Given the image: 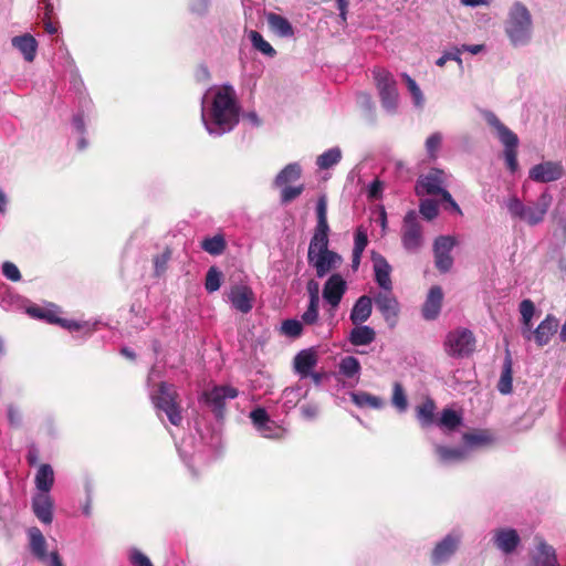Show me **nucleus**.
Returning <instances> with one entry per match:
<instances>
[{"label":"nucleus","instance_id":"e2e57ef3","mask_svg":"<svg viewBox=\"0 0 566 566\" xmlns=\"http://www.w3.org/2000/svg\"><path fill=\"white\" fill-rule=\"evenodd\" d=\"M42 22H43L44 30L49 34H55L57 32V27L51 21V18L43 19Z\"/></svg>","mask_w":566,"mask_h":566},{"label":"nucleus","instance_id":"4468645a","mask_svg":"<svg viewBox=\"0 0 566 566\" xmlns=\"http://www.w3.org/2000/svg\"><path fill=\"white\" fill-rule=\"evenodd\" d=\"M492 542L494 547L505 555L515 552L521 544V537L516 530L511 527H500L493 531Z\"/></svg>","mask_w":566,"mask_h":566},{"label":"nucleus","instance_id":"8fccbe9b","mask_svg":"<svg viewBox=\"0 0 566 566\" xmlns=\"http://www.w3.org/2000/svg\"><path fill=\"white\" fill-rule=\"evenodd\" d=\"M170 256L171 251L169 248H166L161 254L154 258L155 274L157 276L161 275L166 271Z\"/></svg>","mask_w":566,"mask_h":566},{"label":"nucleus","instance_id":"5fc2aeb1","mask_svg":"<svg viewBox=\"0 0 566 566\" xmlns=\"http://www.w3.org/2000/svg\"><path fill=\"white\" fill-rule=\"evenodd\" d=\"M2 274L12 282H18L21 280L20 270L14 263L10 261H6L2 264Z\"/></svg>","mask_w":566,"mask_h":566},{"label":"nucleus","instance_id":"cd10ccee","mask_svg":"<svg viewBox=\"0 0 566 566\" xmlns=\"http://www.w3.org/2000/svg\"><path fill=\"white\" fill-rule=\"evenodd\" d=\"M250 418L256 429L262 433L263 437L270 439H281V433H270L268 432V428L270 424H273V421L270 419L266 410L264 408H256L251 411Z\"/></svg>","mask_w":566,"mask_h":566},{"label":"nucleus","instance_id":"6ab92c4d","mask_svg":"<svg viewBox=\"0 0 566 566\" xmlns=\"http://www.w3.org/2000/svg\"><path fill=\"white\" fill-rule=\"evenodd\" d=\"M229 301L237 311L247 314L253 307L254 293L250 286L237 284L230 290Z\"/></svg>","mask_w":566,"mask_h":566},{"label":"nucleus","instance_id":"864d4df0","mask_svg":"<svg viewBox=\"0 0 566 566\" xmlns=\"http://www.w3.org/2000/svg\"><path fill=\"white\" fill-rule=\"evenodd\" d=\"M318 304L316 302H308L306 311L302 315V323L313 325L318 319Z\"/></svg>","mask_w":566,"mask_h":566},{"label":"nucleus","instance_id":"ddd939ff","mask_svg":"<svg viewBox=\"0 0 566 566\" xmlns=\"http://www.w3.org/2000/svg\"><path fill=\"white\" fill-rule=\"evenodd\" d=\"M377 310L381 313L390 327L397 324L399 314V303L392 293V290H382L375 296Z\"/></svg>","mask_w":566,"mask_h":566},{"label":"nucleus","instance_id":"7ed1b4c3","mask_svg":"<svg viewBox=\"0 0 566 566\" xmlns=\"http://www.w3.org/2000/svg\"><path fill=\"white\" fill-rule=\"evenodd\" d=\"M552 201L553 197L547 191L528 205H524L516 196H512L506 201V208L512 218L533 227L544 221Z\"/></svg>","mask_w":566,"mask_h":566},{"label":"nucleus","instance_id":"f704fd0d","mask_svg":"<svg viewBox=\"0 0 566 566\" xmlns=\"http://www.w3.org/2000/svg\"><path fill=\"white\" fill-rule=\"evenodd\" d=\"M518 311L521 314V324H522L521 333H522V335H526V334L528 335L530 328L533 327L532 319H533V316L536 311L535 304L530 298L523 300L520 303Z\"/></svg>","mask_w":566,"mask_h":566},{"label":"nucleus","instance_id":"1a4fd4ad","mask_svg":"<svg viewBox=\"0 0 566 566\" xmlns=\"http://www.w3.org/2000/svg\"><path fill=\"white\" fill-rule=\"evenodd\" d=\"M401 244L410 253L418 252L423 245L422 227L415 210L406 213L401 227Z\"/></svg>","mask_w":566,"mask_h":566},{"label":"nucleus","instance_id":"c85d7f7f","mask_svg":"<svg viewBox=\"0 0 566 566\" xmlns=\"http://www.w3.org/2000/svg\"><path fill=\"white\" fill-rule=\"evenodd\" d=\"M12 45L19 50L25 61L32 62L36 54L38 43L31 34H23L12 39Z\"/></svg>","mask_w":566,"mask_h":566},{"label":"nucleus","instance_id":"423d86ee","mask_svg":"<svg viewBox=\"0 0 566 566\" xmlns=\"http://www.w3.org/2000/svg\"><path fill=\"white\" fill-rule=\"evenodd\" d=\"M154 406L166 413L169 422L176 427L182 422L179 395L174 385L161 381L157 390L151 395Z\"/></svg>","mask_w":566,"mask_h":566},{"label":"nucleus","instance_id":"dca6fc26","mask_svg":"<svg viewBox=\"0 0 566 566\" xmlns=\"http://www.w3.org/2000/svg\"><path fill=\"white\" fill-rule=\"evenodd\" d=\"M460 544V537L454 534H448L443 539L436 544L431 552V563L439 566L447 563L457 552Z\"/></svg>","mask_w":566,"mask_h":566},{"label":"nucleus","instance_id":"9d476101","mask_svg":"<svg viewBox=\"0 0 566 566\" xmlns=\"http://www.w3.org/2000/svg\"><path fill=\"white\" fill-rule=\"evenodd\" d=\"M457 245V239L452 235H439L433 241L434 266L440 273H448L453 266L451 251Z\"/></svg>","mask_w":566,"mask_h":566},{"label":"nucleus","instance_id":"4c0bfd02","mask_svg":"<svg viewBox=\"0 0 566 566\" xmlns=\"http://www.w3.org/2000/svg\"><path fill=\"white\" fill-rule=\"evenodd\" d=\"M352 401L360 408L368 407L373 409H380L384 407L381 398L365 391L352 394Z\"/></svg>","mask_w":566,"mask_h":566},{"label":"nucleus","instance_id":"58836bf2","mask_svg":"<svg viewBox=\"0 0 566 566\" xmlns=\"http://www.w3.org/2000/svg\"><path fill=\"white\" fill-rule=\"evenodd\" d=\"M436 423L442 428L453 431L462 423V417L453 409L446 408L442 410L441 416Z\"/></svg>","mask_w":566,"mask_h":566},{"label":"nucleus","instance_id":"5701e85b","mask_svg":"<svg viewBox=\"0 0 566 566\" xmlns=\"http://www.w3.org/2000/svg\"><path fill=\"white\" fill-rule=\"evenodd\" d=\"M536 553L533 556L535 566H559L555 548L547 544L543 538L536 537Z\"/></svg>","mask_w":566,"mask_h":566},{"label":"nucleus","instance_id":"4d7b16f0","mask_svg":"<svg viewBox=\"0 0 566 566\" xmlns=\"http://www.w3.org/2000/svg\"><path fill=\"white\" fill-rule=\"evenodd\" d=\"M367 244H368L367 233L361 229H357V231L355 233V242H354L353 251L363 253L365 248L367 247Z\"/></svg>","mask_w":566,"mask_h":566},{"label":"nucleus","instance_id":"0eeeda50","mask_svg":"<svg viewBox=\"0 0 566 566\" xmlns=\"http://www.w3.org/2000/svg\"><path fill=\"white\" fill-rule=\"evenodd\" d=\"M476 346L474 334L464 327L455 328L446 336L443 348L452 358H464L473 354Z\"/></svg>","mask_w":566,"mask_h":566},{"label":"nucleus","instance_id":"69168bd1","mask_svg":"<svg viewBox=\"0 0 566 566\" xmlns=\"http://www.w3.org/2000/svg\"><path fill=\"white\" fill-rule=\"evenodd\" d=\"M460 49L462 50V52L467 51L472 54H478L483 50V45L482 44H474V45L463 44Z\"/></svg>","mask_w":566,"mask_h":566},{"label":"nucleus","instance_id":"09e8293b","mask_svg":"<svg viewBox=\"0 0 566 566\" xmlns=\"http://www.w3.org/2000/svg\"><path fill=\"white\" fill-rule=\"evenodd\" d=\"M28 313L32 316V317H36V318H41V319H45L48 321L49 323H56V322H61V318H59L54 312L50 311V310H45V308H42V307H38V306H34V307H30L28 310Z\"/></svg>","mask_w":566,"mask_h":566},{"label":"nucleus","instance_id":"0e129e2a","mask_svg":"<svg viewBox=\"0 0 566 566\" xmlns=\"http://www.w3.org/2000/svg\"><path fill=\"white\" fill-rule=\"evenodd\" d=\"M337 7L339 10V15L343 21H346L348 0H337Z\"/></svg>","mask_w":566,"mask_h":566},{"label":"nucleus","instance_id":"bf43d9fd","mask_svg":"<svg viewBox=\"0 0 566 566\" xmlns=\"http://www.w3.org/2000/svg\"><path fill=\"white\" fill-rule=\"evenodd\" d=\"M130 563L134 566H154L150 559L138 549L130 553Z\"/></svg>","mask_w":566,"mask_h":566},{"label":"nucleus","instance_id":"3c124183","mask_svg":"<svg viewBox=\"0 0 566 566\" xmlns=\"http://www.w3.org/2000/svg\"><path fill=\"white\" fill-rule=\"evenodd\" d=\"M442 142V136L440 133L431 134L426 140V148L429 157L434 159L437 157V151L439 150Z\"/></svg>","mask_w":566,"mask_h":566},{"label":"nucleus","instance_id":"2eb2a0df","mask_svg":"<svg viewBox=\"0 0 566 566\" xmlns=\"http://www.w3.org/2000/svg\"><path fill=\"white\" fill-rule=\"evenodd\" d=\"M564 167L559 161H544L535 165L530 170V178L536 182H552L560 179Z\"/></svg>","mask_w":566,"mask_h":566},{"label":"nucleus","instance_id":"393cba45","mask_svg":"<svg viewBox=\"0 0 566 566\" xmlns=\"http://www.w3.org/2000/svg\"><path fill=\"white\" fill-rule=\"evenodd\" d=\"M437 405L434 400L427 397L420 405L416 407V418L422 428H428L436 423Z\"/></svg>","mask_w":566,"mask_h":566},{"label":"nucleus","instance_id":"a19ab883","mask_svg":"<svg viewBox=\"0 0 566 566\" xmlns=\"http://www.w3.org/2000/svg\"><path fill=\"white\" fill-rule=\"evenodd\" d=\"M342 158V153L338 148H332L317 157L316 164L321 169H328L338 164Z\"/></svg>","mask_w":566,"mask_h":566},{"label":"nucleus","instance_id":"4be33fe9","mask_svg":"<svg viewBox=\"0 0 566 566\" xmlns=\"http://www.w3.org/2000/svg\"><path fill=\"white\" fill-rule=\"evenodd\" d=\"M34 515L44 524H51L53 520V501L49 493H39L32 500Z\"/></svg>","mask_w":566,"mask_h":566},{"label":"nucleus","instance_id":"680f3d73","mask_svg":"<svg viewBox=\"0 0 566 566\" xmlns=\"http://www.w3.org/2000/svg\"><path fill=\"white\" fill-rule=\"evenodd\" d=\"M381 191H382V184H381V181L376 179L369 186L368 196L371 199H378L381 195Z\"/></svg>","mask_w":566,"mask_h":566},{"label":"nucleus","instance_id":"aec40b11","mask_svg":"<svg viewBox=\"0 0 566 566\" xmlns=\"http://www.w3.org/2000/svg\"><path fill=\"white\" fill-rule=\"evenodd\" d=\"M371 261L375 272V280L382 290H392V282L390 279L391 266L386 258L380 253L373 251Z\"/></svg>","mask_w":566,"mask_h":566},{"label":"nucleus","instance_id":"052dcab7","mask_svg":"<svg viewBox=\"0 0 566 566\" xmlns=\"http://www.w3.org/2000/svg\"><path fill=\"white\" fill-rule=\"evenodd\" d=\"M307 292L310 295V302L319 303V285L316 281H314V280L308 281Z\"/></svg>","mask_w":566,"mask_h":566},{"label":"nucleus","instance_id":"473e14b6","mask_svg":"<svg viewBox=\"0 0 566 566\" xmlns=\"http://www.w3.org/2000/svg\"><path fill=\"white\" fill-rule=\"evenodd\" d=\"M376 338L375 331L367 326L360 325L352 329L349 342L355 346H365L371 344Z\"/></svg>","mask_w":566,"mask_h":566},{"label":"nucleus","instance_id":"603ef678","mask_svg":"<svg viewBox=\"0 0 566 566\" xmlns=\"http://www.w3.org/2000/svg\"><path fill=\"white\" fill-rule=\"evenodd\" d=\"M281 201L282 203H289L296 199L304 190V186L300 185L296 187H291L289 185L281 187Z\"/></svg>","mask_w":566,"mask_h":566},{"label":"nucleus","instance_id":"f3484780","mask_svg":"<svg viewBox=\"0 0 566 566\" xmlns=\"http://www.w3.org/2000/svg\"><path fill=\"white\" fill-rule=\"evenodd\" d=\"M347 283L338 273L332 274L324 284L323 298L332 306L337 307L346 293Z\"/></svg>","mask_w":566,"mask_h":566},{"label":"nucleus","instance_id":"7c9ffc66","mask_svg":"<svg viewBox=\"0 0 566 566\" xmlns=\"http://www.w3.org/2000/svg\"><path fill=\"white\" fill-rule=\"evenodd\" d=\"M434 451L439 457V460L443 463L460 462L468 458V451L465 448L436 446Z\"/></svg>","mask_w":566,"mask_h":566},{"label":"nucleus","instance_id":"72a5a7b5","mask_svg":"<svg viewBox=\"0 0 566 566\" xmlns=\"http://www.w3.org/2000/svg\"><path fill=\"white\" fill-rule=\"evenodd\" d=\"M302 169L296 163L286 165L275 177L274 185L276 187H284L301 178Z\"/></svg>","mask_w":566,"mask_h":566},{"label":"nucleus","instance_id":"f03ea898","mask_svg":"<svg viewBox=\"0 0 566 566\" xmlns=\"http://www.w3.org/2000/svg\"><path fill=\"white\" fill-rule=\"evenodd\" d=\"M240 107L232 86L223 85L213 97L211 119L221 133L231 130L239 123Z\"/></svg>","mask_w":566,"mask_h":566},{"label":"nucleus","instance_id":"774afa93","mask_svg":"<svg viewBox=\"0 0 566 566\" xmlns=\"http://www.w3.org/2000/svg\"><path fill=\"white\" fill-rule=\"evenodd\" d=\"M361 254L359 252L353 251L352 255V268L354 271H356L360 264Z\"/></svg>","mask_w":566,"mask_h":566},{"label":"nucleus","instance_id":"9b49d317","mask_svg":"<svg viewBox=\"0 0 566 566\" xmlns=\"http://www.w3.org/2000/svg\"><path fill=\"white\" fill-rule=\"evenodd\" d=\"M238 389L232 386H216L205 391L206 403L211 408L218 419H222L226 411V401L238 397Z\"/></svg>","mask_w":566,"mask_h":566},{"label":"nucleus","instance_id":"13d9d810","mask_svg":"<svg viewBox=\"0 0 566 566\" xmlns=\"http://www.w3.org/2000/svg\"><path fill=\"white\" fill-rule=\"evenodd\" d=\"M403 78L406 80L407 87L412 94L416 104H420L422 101V93L419 86L417 85L416 81L411 78L408 74H403Z\"/></svg>","mask_w":566,"mask_h":566},{"label":"nucleus","instance_id":"c756f323","mask_svg":"<svg viewBox=\"0 0 566 566\" xmlns=\"http://www.w3.org/2000/svg\"><path fill=\"white\" fill-rule=\"evenodd\" d=\"M270 29L281 38H291L294 35V29L290 21L274 12L266 14Z\"/></svg>","mask_w":566,"mask_h":566},{"label":"nucleus","instance_id":"79ce46f5","mask_svg":"<svg viewBox=\"0 0 566 566\" xmlns=\"http://www.w3.org/2000/svg\"><path fill=\"white\" fill-rule=\"evenodd\" d=\"M250 40L253 44V46L259 50L260 52H262L263 54L268 55V56H274L275 55V50L273 49V46L264 40V38L262 36L261 33H259L258 31H251L250 32Z\"/></svg>","mask_w":566,"mask_h":566},{"label":"nucleus","instance_id":"c9c22d12","mask_svg":"<svg viewBox=\"0 0 566 566\" xmlns=\"http://www.w3.org/2000/svg\"><path fill=\"white\" fill-rule=\"evenodd\" d=\"M512 382H513L512 358H511L510 353L507 352L504 363H503L502 374H501V377H500V380L497 384L499 391L503 395L511 394L512 389H513Z\"/></svg>","mask_w":566,"mask_h":566},{"label":"nucleus","instance_id":"c03bdc74","mask_svg":"<svg viewBox=\"0 0 566 566\" xmlns=\"http://www.w3.org/2000/svg\"><path fill=\"white\" fill-rule=\"evenodd\" d=\"M359 370L360 364L354 356H347L343 358L339 364V371L348 378L354 377L356 374H358Z\"/></svg>","mask_w":566,"mask_h":566},{"label":"nucleus","instance_id":"20e7f679","mask_svg":"<svg viewBox=\"0 0 566 566\" xmlns=\"http://www.w3.org/2000/svg\"><path fill=\"white\" fill-rule=\"evenodd\" d=\"M505 32L514 45L526 44L531 40L532 15L524 4H513L505 23Z\"/></svg>","mask_w":566,"mask_h":566},{"label":"nucleus","instance_id":"ea45409f","mask_svg":"<svg viewBox=\"0 0 566 566\" xmlns=\"http://www.w3.org/2000/svg\"><path fill=\"white\" fill-rule=\"evenodd\" d=\"M468 447H482L492 442V437L486 431L467 432L462 437Z\"/></svg>","mask_w":566,"mask_h":566},{"label":"nucleus","instance_id":"a211bd4d","mask_svg":"<svg viewBox=\"0 0 566 566\" xmlns=\"http://www.w3.org/2000/svg\"><path fill=\"white\" fill-rule=\"evenodd\" d=\"M443 176V170L438 168H432L427 175L420 176L416 185L417 196L438 195L444 182Z\"/></svg>","mask_w":566,"mask_h":566},{"label":"nucleus","instance_id":"a878e982","mask_svg":"<svg viewBox=\"0 0 566 566\" xmlns=\"http://www.w3.org/2000/svg\"><path fill=\"white\" fill-rule=\"evenodd\" d=\"M29 547L32 555L40 562H44L48 557L46 539L38 527H31L28 532Z\"/></svg>","mask_w":566,"mask_h":566},{"label":"nucleus","instance_id":"b1692460","mask_svg":"<svg viewBox=\"0 0 566 566\" xmlns=\"http://www.w3.org/2000/svg\"><path fill=\"white\" fill-rule=\"evenodd\" d=\"M317 364V355L312 349H303L294 357L295 371L302 377H308Z\"/></svg>","mask_w":566,"mask_h":566},{"label":"nucleus","instance_id":"de8ad7c7","mask_svg":"<svg viewBox=\"0 0 566 566\" xmlns=\"http://www.w3.org/2000/svg\"><path fill=\"white\" fill-rule=\"evenodd\" d=\"M419 211L424 219L431 221L438 216V203L432 199H424L419 205Z\"/></svg>","mask_w":566,"mask_h":566},{"label":"nucleus","instance_id":"49530a36","mask_svg":"<svg viewBox=\"0 0 566 566\" xmlns=\"http://www.w3.org/2000/svg\"><path fill=\"white\" fill-rule=\"evenodd\" d=\"M281 331L284 335L297 338L302 335L303 323L297 319H285L282 323Z\"/></svg>","mask_w":566,"mask_h":566},{"label":"nucleus","instance_id":"f8f14e48","mask_svg":"<svg viewBox=\"0 0 566 566\" xmlns=\"http://www.w3.org/2000/svg\"><path fill=\"white\" fill-rule=\"evenodd\" d=\"M559 321L553 314H547L546 317L533 331L530 328V334L522 335L525 340L534 339L538 347L547 345L552 337L557 333Z\"/></svg>","mask_w":566,"mask_h":566},{"label":"nucleus","instance_id":"37998d69","mask_svg":"<svg viewBox=\"0 0 566 566\" xmlns=\"http://www.w3.org/2000/svg\"><path fill=\"white\" fill-rule=\"evenodd\" d=\"M222 273L216 266H211L206 274L205 287L209 293H213L220 289Z\"/></svg>","mask_w":566,"mask_h":566},{"label":"nucleus","instance_id":"bb28decb","mask_svg":"<svg viewBox=\"0 0 566 566\" xmlns=\"http://www.w3.org/2000/svg\"><path fill=\"white\" fill-rule=\"evenodd\" d=\"M373 312V301L367 295H361L355 302L352 312H350V321L353 324L358 325L366 322Z\"/></svg>","mask_w":566,"mask_h":566},{"label":"nucleus","instance_id":"6e6d98bb","mask_svg":"<svg viewBox=\"0 0 566 566\" xmlns=\"http://www.w3.org/2000/svg\"><path fill=\"white\" fill-rule=\"evenodd\" d=\"M462 53V50L460 48H453L452 51L444 52L442 56H440L436 64L440 67L444 66L447 62H450V60L457 61L459 64L462 63V60L460 57V54Z\"/></svg>","mask_w":566,"mask_h":566},{"label":"nucleus","instance_id":"412c9836","mask_svg":"<svg viewBox=\"0 0 566 566\" xmlns=\"http://www.w3.org/2000/svg\"><path fill=\"white\" fill-rule=\"evenodd\" d=\"M443 301V292L439 285H434L429 290L426 302L422 306V316L427 321L436 319L441 311Z\"/></svg>","mask_w":566,"mask_h":566},{"label":"nucleus","instance_id":"f257e3e1","mask_svg":"<svg viewBox=\"0 0 566 566\" xmlns=\"http://www.w3.org/2000/svg\"><path fill=\"white\" fill-rule=\"evenodd\" d=\"M317 222L310 241L307 261L315 269L317 277H324L342 263V256L328 249L329 226L327 222V199L321 196L316 205Z\"/></svg>","mask_w":566,"mask_h":566},{"label":"nucleus","instance_id":"6e6552de","mask_svg":"<svg viewBox=\"0 0 566 566\" xmlns=\"http://www.w3.org/2000/svg\"><path fill=\"white\" fill-rule=\"evenodd\" d=\"M373 77L380 98L381 106L389 113L398 107L399 93L394 75L386 69L375 67Z\"/></svg>","mask_w":566,"mask_h":566},{"label":"nucleus","instance_id":"338daca9","mask_svg":"<svg viewBox=\"0 0 566 566\" xmlns=\"http://www.w3.org/2000/svg\"><path fill=\"white\" fill-rule=\"evenodd\" d=\"M51 563L49 566H64L57 552L50 554Z\"/></svg>","mask_w":566,"mask_h":566},{"label":"nucleus","instance_id":"a18cd8bd","mask_svg":"<svg viewBox=\"0 0 566 566\" xmlns=\"http://www.w3.org/2000/svg\"><path fill=\"white\" fill-rule=\"evenodd\" d=\"M392 405L400 411H406L408 407L407 396L400 382H395L392 387Z\"/></svg>","mask_w":566,"mask_h":566},{"label":"nucleus","instance_id":"e433bc0d","mask_svg":"<svg viewBox=\"0 0 566 566\" xmlns=\"http://www.w3.org/2000/svg\"><path fill=\"white\" fill-rule=\"evenodd\" d=\"M200 245L207 253L211 255H220L224 252L227 242L222 234H216L212 238H205Z\"/></svg>","mask_w":566,"mask_h":566},{"label":"nucleus","instance_id":"39448f33","mask_svg":"<svg viewBox=\"0 0 566 566\" xmlns=\"http://www.w3.org/2000/svg\"><path fill=\"white\" fill-rule=\"evenodd\" d=\"M483 117L486 123L495 130L500 142L504 145V158L506 166L511 172H515L518 168L517 163V146L518 137L507 126H505L499 117L490 111L483 112Z\"/></svg>","mask_w":566,"mask_h":566},{"label":"nucleus","instance_id":"2f4dec72","mask_svg":"<svg viewBox=\"0 0 566 566\" xmlns=\"http://www.w3.org/2000/svg\"><path fill=\"white\" fill-rule=\"evenodd\" d=\"M54 483V472L50 464H41L35 475V485L40 493H49Z\"/></svg>","mask_w":566,"mask_h":566}]
</instances>
